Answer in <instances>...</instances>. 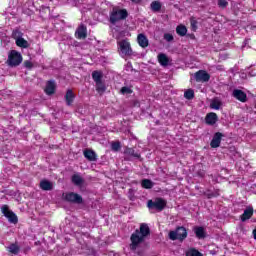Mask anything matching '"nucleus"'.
Listing matches in <instances>:
<instances>
[{
    "instance_id": "nucleus-1",
    "label": "nucleus",
    "mask_w": 256,
    "mask_h": 256,
    "mask_svg": "<svg viewBox=\"0 0 256 256\" xmlns=\"http://www.w3.org/2000/svg\"><path fill=\"white\" fill-rule=\"evenodd\" d=\"M150 235H151V229L149 228V225L142 223L140 225V228L136 229L130 237V240H131L130 249L132 251H137V248L139 247V245H141V243H143L145 239H147V237H149Z\"/></svg>"
},
{
    "instance_id": "nucleus-2",
    "label": "nucleus",
    "mask_w": 256,
    "mask_h": 256,
    "mask_svg": "<svg viewBox=\"0 0 256 256\" xmlns=\"http://www.w3.org/2000/svg\"><path fill=\"white\" fill-rule=\"evenodd\" d=\"M127 17H129V12H127L126 9L114 7L110 12L109 22L112 25H116L118 21H124V19H127Z\"/></svg>"
},
{
    "instance_id": "nucleus-3",
    "label": "nucleus",
    "mask_w": 256,
    "mask_h": 256,
    "mask_svg": "<svg viewBox=\"0 0 256 256\" xmlns=\"http://www.w3.org/2000/svg\"><path fill=\"white\" fill-rule=\"evenodd\" d=\"M168 237L171 241H185L187 239V229L183 226L177 227L176 230L169 232Z\"/></svg>"
},
{
    "instance_id": "nucleus-4",
    "label": "nucleus",
    "mask_w": 256,
    "mask_h": 256,
    "mask_svg": "<svg viewBox=\"0 0 256 256\" xmlns=\"http://www.w3.org/2000/svg\"><path fill=\"white\" fill-rule=\"evenodd\" d=\"M147 207L150 211L161 212L167 207V201L163 198H156L154 200H148Z\"/></svg>"
},
{
    "instance_id": "nucleus-5",
    "label": "nucleus",
    "mask_w": 256,
    "mask_h": 256,
    "mask_svg": "<svg viewBox=\"0 0 256 256\" xmlns=\"http://www.w3.org/2000/svg\"><path fill=\"white\" fill-rule=\"evenodd\" d=\"M7 63L10 67H19L23 63V56L17 50H11L8 54Z\"/></svg>"
},
{
    "instance_id": "nucleus-6",
    "label": "nucleus",
    "mask_w": 256,
    "mask_h": 256,
    "mask_svg": "<svg viewBox=\"0 0 256 256\" xmlns=\"http://www.w3.org/2000/svg\"><path fill=\"white\" fill-rule=\"evenodd\" d=\"M118 47L121 57H131V55H133V49L131 48V43H129V40L124 39L118 41Z\"/></svg>"
},
{
    "instance_id": "nucleus-7",
    "label": "nucleus",
    "mask_w": 256,
    "mask_h": 256,
    "mask_svg": "<svg viewBox=\"0 0 256 256\" xmlns=\"http://www.w3.org/2000/svg\"><path fill=\"white\" fill-rule=\"evenodd\" d=\"M64 201L68 203H75L76 205H81L83 203V197L75 192H68L63 194Z\"/></svg>"
},
{
    "instance_id": "nucleus-8",
    "label": "nucleus",
    "mask_w": 256,
    "mask_h": 256,
    "mask_svg": "<svg viewBox=\"0 0 256 256\" xmlns=\"http://www.w3.org/2000/svg\"><path fill=\"white\" fill-rule=\"evenodd\" d=\"M1 211H2L3 215L8 218V221L10 223H14V225L19 223V218H17V214L14 213L13 211L9 210V206L3 205L1 208Z\"/></svg>"
},
{
    "instance_id": "nucleus-9",
    "label": "nucleus",
    "mask_w": 256,
    "mask_h": 256,
    "mask_svg": "<svg viewBox=\"0 0 256 256\" xmlns=\"http://www.w3.org/2000/svg\"><path fill=\"white\" fill-rule=\"evenodd\" d=\"M194 79L197 83H207L211 79V75L205 70H199L194 74Z\"/></svg>"
},
{
    "instance_id": "nucleus-10",
    "label": "nucleus",
    "mask_w": 256,
    "mask_h": 256,
    "mask_svg": "<svg viewBox=\"0 0 256 256\" xmlns=\"http://www.w3.org/2000/svg\"><path fill=\"white\" fill-rule=\"evenodd\" d=\"M223 137H225V135H223V133L221 132H216L210 142V147L212 149H217V147L221 146V140L223 139Z\"/></svg>"
},
{
    "instance_id": "nucleus-11",
    "label": "nucleus",
    "mask_w": 256,
    "mask_h": 256,
    "mask_svg": "<svg viewBox=\"0 0 256 256\" xmlns=\"http://www.w3.org/2000/svg\"><path fill=\"white\" fill-rule=\"evenodd\" d=\"M232 95L241 103H247V94L243 90L234 89Z\"/></svg>"
},
{
    "instance_id": "nucleus-12",
    "label": "nucleus",
    "mask_w": 256,
    "mask_h": 256,
    "mask_svg": "<svg viewBox=\"0 0 256 256\" xmlns=\"http://www.w3.org/2000/svg\"><path fill=\"white\" fill-rule=\"evenodd\" d=\"M137 43L142 47V49H147L149 47V38L145 34L140 33L137 36Z\"/></svg>"
},
{
    "instance_id": "nucleus-13",
    "label": "nucleus",
    "mask_w": 256,
    "mask_h": 256,
    "mask_svg": "<svg viewBox=\"0 0 256 256\" xmlns=\"http://www.w3.org/2000/svg\"><path fill=\"white\" fill-rule=\"evenodd\" d=\"M193 232L195 233L197 239H205V237H207V232L203 226H194Z\"/></svg>"
},
{
    "instance_id": "nucleus-14",
    "label": "nucleus",
    "mask_w": 256,
    "mask_h": 256,
    "mask_svg": "<svg viewBox=\"0 0 256 256\" xmlns=\"http://www.w3.org/2000/svg\"><path fill=\"white\" fill-rule=\"evenodd\" d=\"M205 121L207 125H215L219 121V117L217 116V113L210 112L206 115Z\"/></svg>"
},
{
    "instance_id": "nucleus-15",
    "label": "nucleus",
    "mask_w": 256,
    "mask_h": 256,
    "mask_svg": "<svg viewBox=\"0 0 256 256\" xmlns=\"http://www.w3.org/2000/svg\"><path fill=\"white\" fill-rule=\"evenodd\" d=\"M83 155L88 161H97V153L92 149H85Z\"/></svg>"
},
{
    "instance_id": "nucleus-16",
    "label": "nucleus",
    "mask_w": 256,
    "mask_h": 256,
    "mask_svg": "<svg viewBox=\"0 0 256 256\" xmlns=\"http://www.w3.org/2000/svg\"><path fill=\"white\" fill-rule=\"evenodd\" d=\"M251 217H253V208L248 207L244 210V213L240 216V219L243 223H245V221H248V219H251Z\"/></svg>"
},
{
    "instance_id": "nucleus-17",
    "label": "nucleus",
    "mask_w": 256,
    "mask_h": 256,
    "mask_svg": "<svg viewBox=\"0 0 256 256\" xmlns=\"http://www.w3.org/2000/svg\"><path fill=\"white\" fill-rule=\"evenodd\" d=\"M71 182L76 185V187H81V185H83V183H85V180H83V177H81V175L79 174H74L71 177Z\"/></svg>"
},
{
    "instance_id": "nucleus-18",
    "label": "nucleus",
    "mask_w": 256,
    "mask_h": 256,
    "mask_svg": "<svg viewBox=\"0 0 256 256\" xmlns=\"http://www.w3.org/2000/svg\"><path fill=\"white\" fill-rule=\"evenodd\" d=\"M40 189L42 191H53V183L49 182V180H42L40 182Z\"/></svg>"
},
{
    "instance_id": "nucleus-19",
    "label": "nucleus",
    "mask_w": 256,
    "mask_h": 256,
    "mask_svg": "<svg viewBox=\"0 0 256 256\" xmlns=\"http://www.w3.org/2000/svg\"><path fill=\"white\" fill-rule=\"evenodd\" d=\"M75 100V94L73 90H68L65 95L66 105L71 106L73 105V101Z\"/></svg>"
},
{
    "instance_id": "nucleus-20",
    "label": "nucleus",
    "mask_w": 256,
    "mask_h": 256,
    "mask_svg": "<svg viewBox=\"0 0 256 256\" xmlns=\"http://www.w3.org/2000/svg\"><path fill=\"white\" fill-rule=\"evenodd\" d=\"M46 95H53L55 93V82L48 81L45 88Z\"/></svg>"
},
{
    "instance_id": "nucleus-21",
    "label": "nucleus",
    "mask_w": 256,
    "mask_h": 256,
    "mask_svg": "<svg viewBox=\"0 0 256 256\" xmlns=\"http://www.w3.org/2000/svg\"><path fill=\"white\" fill-rule=\"evenodd\" d=\"M158 62L160 65H162V67H167V65H169V58L166 54L160 53L158 55Z\"/></svg>"
},
{
    "instance_id": "nucleus-22",
    "label": "nucleus",
    "mask_w": 256,
    "mask_h": 256,
    "mask_svg": "<svg viewBox=\"0 0 256 256\" xmlns=\"http://www.w3.org/2000/svg\"><path fill=\"white\" fill-rule=\"evenodd\" d=\"M124 153H125V155H129L130 157H134L135 159H140L141 158V154L136 153L135 149H133V148L127 147L124 150Z\"/></svg>"
},
{
    "instance_id": "nucleus-23",
    "label": "nucleus",
    "mask_w": 256,
    "mask_h": 256,
    "mask_svg": "<svg viewBox=\"0 0 256 256\" xmlns=\"http://www.w3.org/2000/svg\"><path fill=\"white\" fill-rule=\"evenodd\" d=\"M16 45L22 49H27V47H29V42H27L23 37H18L16 39Z\"/></svg>"
},
{
    "instance_id": "nucleus-24",
    "label": "nucleus",
    "mask_w": 256,
    "mask_h": 256,
    "mask_svg": "<svg viewBox=\"0 0 256 256\" xmlns=\"http://www.w3.org/2000/svg\"><path fill=\"white\" fill-rule=\"evenodd\" d=\"M92 79L95 83H99L100 81H103V72L101 71H93L92 72Z\"/></svg>"
},
{
    "instance_id": "nucleus-25",
    "label": "nucleus",
    "mask_w": 256,
    "mask_h": 256,
    "mask_svg": "<svg viewBox=\"0 0 256 256\" xmlns=\"http://www.w3.org/2000/svg\"><path fill=\"white\" fill-rule=\"evenodd\" d=\"M95 83H96V91L100 95H103V93L105 91H107V87L105 86V83L103 82V80H101L100 82H95Z\"/></svg>"
},
{
    "instance_id": "nucleus-26",
    "label": "nucleus",
    "mask_w": 256,
    "mask_h": 256,
    "mask_svg": "<svg viewBox=\"0 0 256 256\" xmlns=\"http://www.w3.org/2000/svg\"><path fill=\"white\" fill-rule=\"evenodd\" d=\"M141 185L143 189H153V187L155 186V183L149 179H143L141 181Z\"/></svg>"
},
{
    "instance_id": "nucleus-27",
    "label": "nucleus",
    "mask_w": 256,
    "mask_h": 256,
    "mask_svg": "<svg viewBox=\"0 0 256 256\" xmlns=\"http://www.w3.org/2000/svg\"><path fill=\"white\" fill-rule=\"evenodd\" d=\"M8 251L12 253V255H19V251H21V248L17 243H13L8 247Z\"/></svg>"
},
{
    "instance_id": "nucleus-28",
    "label": "nucleus",
    "mask_w": 256,
    "mask_h": 256,
    "mask_svg": "<svg viewBox=\"0 0 256 256\" xmlns=\"http://www.w3.org/2000/svg\"><path fill=\"white\" fill-rule=\"evenodd\" d=\"M222 105H223V102H221V100H219L217 98L212 100L210 103L211 109H216L217 111H219V109H221Z\"/></svg>"
},
{
    "instance_id": "nucleus-29",
    "label": "nucleus",
    "mask_w": 256,
    "mask_h": 256,
    "mask_svg": "<svg viewBox=\"0 0 256 256\" xmlns=\"http://www.w3.org/2000/svg\"><path fill=\"white\" fill-rule=\"evenodd\" d=\"M150 7L154 13H159V11H161V2L153 1Z\"/></svg>"
},
{
    "instance_id": "nucleus-30",
    "label": "nucleus",
    "mask_w": 256,
    "mask_h": 256,
    "mask_svg": "<svg viewBox=\"0 0 256 256\" xmlns=\"http://www.w3.org/2000/svg\"><path fill=\"white\" fill-rule=\"evenodd\" d=\"M185 99H188V101H191V99L195 98V91L193 89H188L184 92Z\"/></svg>"
},
{
    "instance_id": "nucleus-31",
    "label": "nucleus",
    "mask_w": 256,
    "mask_h": 256,
    "mask_svg": "<svg viewBox=\"0 0 256 256\" xmlns=\"http://www.w3.org/2000/svg\"><path fill=\"white\" fill-rule=\"evenodd\" d=\"M197 25H198V22H197V20L195 19V17H191V18H190V27H191V31H193V32L197 31Z\"/></svg>"
},
{
    "instance_id": "nucleus-32",
    "label": "nucleus",
    "mask_w": 256,
    "mask_h": 256,
    "mask_svg": "<svg viewBox=\"0 0 256 256\" xmlns=\"http://www.w3.org/2000/svg\"><path fill=\"white\" fill-rule=\"evenodd\" d=\"M111 149L112 151H119L121 149V142L116 141L111 143Z\"/></svg>"
},
{
    "instance_id": "nucleus-33",
    "label": "nucleus",
    "mask_w": 256,
    "mask_h": 256,
    "mask_svg": "<svg viewBox=\"0 0 256 256\" xmlns=\"http://www.w3.org/2000/svg\"><path fill=\"white\" fill-rule=\"evenodd\" d=\"M187 256H203V254H201L197 249H190L187 252Z\"/></svg>"
},
{
    "instance_id": "nucleus-34",
    "label": "nucleus",
    "mask_w": 256,
    "mask_h": 256,
    "mask_svg": "<svg viewBox=\"0 0 256 256\" xmlns=\"http://www.w3.org/2000/svg\"><path fill=\"white\" fill-rule=\"evenodd\" d=\"M75 33H87V26H85V24H80Z\"/></svg>"
},
{
    "instance_id": "nucleus-35",
    "label": "nucleus",
    "mask_w": 256,
    "mask_h": 256,
    "mask_svg": "<svg viewBox=\"0 0 256 256\" xmlns=\"http://www.w3.org/2000/svg\"><path fill=\"white\" fill-rule=\"evenodd\" d=\"M176 33H187V27L185 25H178L176 27Z\"/></svg>"
},
{
    "instance_id": "nucleus-36",
    "label": "nucleus",
    "mask_w": 256,
    "mask_h": 256,
    "mask_svg": "<svg viewBox=\"0 0 256 256\" xmlns=\"http://www.w3.org/2000/svg\"><path fill=\"white\" fill-rule=\"evenodd\" d=\"M120 93H122V95H129L133 93V91L131 90V88L124 86L121 88Z\"/></svg>"
},
{
    "instance_id": "nucleus-37",
    "label": "nucleus",
    "mask_w": 256,
    "mask_h": 256,
    "mask_svg": "<svg viewBox=\"0 0 256 256\" xmlns=\"http://www.w3.org/2000/svg\"><path fill=\"white\" fill-rule=\"evenodd\" d=\"M227 5H229V2H227V0H219L218 1V6L222 7V9H225V7H227Z\"/></svg>"
},
{
    "instance_id": "nucleus-38",
    "label": "nucleus",
    "mask_w": 256,
    "mask_h": 256,
    "mask_svg": "<svg viewBox=\"0 0 256 256\" xmlns=\"http://www.w3.org/2000/svg\"><path fill=\"white\" fill-rule=\"evenodd\" d=\"M24 67H26V69H33V62L29 60L24 61Z\"/></svg>"
},
{
    "instance_id": "nucleus-39",
    "label": "nucleus",
    "mask_w": 256,
    "mask_h": 256,
    "mask_svg": "<svg viewBox=\"0 0 256 256\" xmlns=\"http://www.w3.org/2000/svg\"><path fill=\"white\" fill-rule=\"evenodd\" d=\"M76 39H87V33H76Z\"/></svg>"
},
{
    "instance_id": "nucleus-40",
    "label": "nucleus",
    "mask_w": 256,
    "mask_h": 256,
    "mask_svg": "<svg viewBox=\"0 0 256 256\" xmlns=\"http://www.w3.org/2000/svg\"><path fill=\"white\" fill-rule=\"evenodd\" d=\"M164 39H165V41H168V43H170V41H173V35L166 33V34H164Z\"/></svg>"
},
{
    "instance_id": "nucleus-41",
    "label": "nucleus",
    "mask_w": 256,
    "mask_h": 256,
    "mask_svg": "<svg viewBox=\"0 0 256 256\" xmlns=\"http://www.w3.org/2000/svg\"><path fill=\"white\" fill-rule=\"evenodd\" d=\"M179 35H180L181 37H185V35H188V37H190L191 39H195V35H194V34L179 33Z\"/></svg>"
},
{
    "instance_id": "nucleus-42",
    "label": "nucleus",
    "mask_w": 256,
    "mask_h": 256,
    "mask_svg": "<svg viewBox=\"0 0 256 256\" xmlns=\"http://www.w3.org/2000/svg\"><path fill=\"white\" fill-rule=\"evenodd\" d=\"M217 196H219L218 193L217 194L211 193V194H208V199H211V197H217Z\"/></svg>"
},
{
    "instance_id": "nucleus-43",
    "label": "nucleus",
    "mask_w": 256,
    "mask_h": 256,
    "mask_svg": "<svg viewBox=\"0 0 256 256\" xmlns=\"http://www.w3.org/2000/svg\"><path fill=\"white\" fill-rule=\"evenodd\" d=\"M132 3H141V0H131Z\"/></svg>"
},
{
    "instance_id": "nucleus-44",
    "label": "nucleus",
    "mask_w": 256,
    "mask_h": 256,
    "mask_svg": "<svg viewBox=\"0 0 256 256\" xmlns=\"http://www.w3.org/2000/svg\"><path fill=\"white\" fill-rule=\"evenodd\" d=\"M199 175H200V177H205V173L204 172L200 173Z\"/></svg>"
},
{
    "instance_id": "nucleus-45",
    "label": "nucleus",
    "mask_w": 256,
    "mask_h": 256,
    "mask_svg": "<svg viewBox=\"0 0 256 256\" xmlns=\"http://www.w3.org/2000/svg\"><path fill=\"white\" fill-rule=\"evenodd\" d=\"M13 33H21V31H19L18 29H16L15 31H13Z\"/></svg>"
}]
</instances>
